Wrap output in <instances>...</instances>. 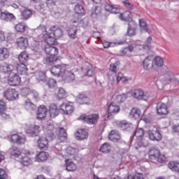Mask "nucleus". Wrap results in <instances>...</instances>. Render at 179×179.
Segmentation results:
<instances>
[{
	"label": "nucleus",
	"mask_w": 179,
	"mask_h": 179,
	"mask_svg": "<svg viewBox=\"0 0 179 179\" xmlns=\"http://www.w3.org/2000/svg\"><path fill=\"white\" fill-rule=\"evenodd\" d=\"M59 111H61L59 109H58V106L55 103H51L50 106V110L49 113L50 114V116L54 117H57L58 114H59Z\"/></svg>",
	"instance_id": "nucleus-31"
},
{
	"label": "nucleus",
	"mask_w": 179,
	"mask_h": 179,
	"mask_svg": "<svg viewBox=\"0 0 179 179\" xmlns=\"http://www.w3.org/2000/svg\"><path fill=\"white\" fill-rule=\"evenodd\" d=\"M168 167L171 171H174L175 173H179V162L178 161H171Z\"/></svg>",
	"instance_id": "nucleus-32"
},
{
	"label": "nucleus",
	"mask_w": 179,
	"mask_h": 179,
	"mask_svg": "<svg viewBox=\"0 0 179 179\" xmlns=\"http://www.w3.org/2000/svg\"><path fill=\"white\" fill-rule=\"evenodd\" d=\"M66 157H69V156H73L75 155V149L71 147H69L66 150Z\"/></svg>",
	"instance_id": "nucleus-59"
},
{
	"label": "nucleus",
	"mask_w": 179,
	"mask_h": 179,
	"mask_svg": "<svg viewBox=\"0 0 179 179\" xmlns=\"http://www.w3.org/2000/svg\"><path fill=\"white\" fill-rule=\"evenodd\" d=\"M20 162L23 166H30L31 159L29 157H22Z\"/></svg>",
	"instance_id": "nucleus-58"
},
{
	"label": "nucleus",
	"mask_w": 179,
	"mask_h": 179,
	"mask_svg": "<svg viewBox=\"0 0 179 179\" xmlns=\"http://www.w3.org/2000/svg\"><path fill=\"white\" fill-rule=\"evenodd\" d=\"M29 58V53L27 51L22 52L18 56V60L21 64H26Z\"/></svg>",
	"instance_id": "nucleus-34"
},
{
	"label": "nucleus",
	"mask_w": 179,
	"mask_h": 179,
	"mask_svg": "<svg viewBox=\"0 0 179 179\" xmlns=\"http://www.w3.org/2000/svg\"><path fill=\"white\" fill-rule=\"evenodd\" d=\"M148 155L150 157H160V151L155 148H151L148 152Z\"/></svg>",
	"instance_id": "nucleus-48"
},
{
	"label": "nucleus",
	"mask_w": 179,
	"mask_h": 179,
	"mask_svg": "<svg viewBox=\"0 0 179 179\" xmlns=\"http://www.w3.org/2000/svg\"><path fill=\"white\" fill-rule=\"evenodd\" d=\"M89 136V134L86 130L83 129H79L76 133V138L77 141H83V139L87 138Z\"/></svg>",
	"instance_id": "nucleus-22"
},
{
	"label": "nucleus",
	"mask_w": 179,
	"mask_h": 179,
	"mask_svg": "<svg viewBox=\"0 0 179 179\" xmlns=\"http://www.w3.org/2000/svg\"><path fill=\"white\" fill-rule=\"evenodd\" d=\"M104 8L105 10L110 12V13H115V15H117V13H120L119 8L115 7L111 4H108V3H105Z\"/></svg>",
	"instance_id": "nucleus-30"
},
{
	"label": "nucleus",
	"mask_w": 179,
	"mask_h": 179,
	"mask_svg": "<svg viewBox=\"0 0 179 179\" xmlns=\"http://www.w3.org/2000/svg\"><path fill=\"white\" fill-rule=\"evenodd\" d=\"M157 112L159 115H166L169 110H167V106L163 103H159L157 106Z\"/></svg>",
	"instance_id": "nucleus-21"
},
{
	"label": "nucleus",
	"mask_w": 179,
	"mask_h": 179,
	"mask_svg": "<svg viewBox=\"0 0 179 179\" xmlns=\"http://www.w3.org/2000/svg\"><path fill=\"white\" fill-rule=\"evenodd\" d=\"M15 71V66L12 64H8V63H3L0 65V72L3 73H8L9 75L13 74Z\"/></svg>",
	"instance_id": "nucleus-10"
},
{
	"label": "nucleus",
	"mask_w": 179,
	"mask_h": 179,
	"mask_svg": "<svg viewBox=\"0 0 179 179\" xmlns=\"http://www.w3.org/2000/svg\"><path fill=\"white\" fill-rule=\"evenodd\" d=\"M127 34L129 37H133V36H135L136 34V24H135L134 22L129 23Z\"/></svg>",
	"instance_id": "nucleus-23"
},
{
	"label": "nucleus",
	"mask_w": 179,
	"mask_h": 179,
	"mask_svg": "<svg viewBox=\"0 0 179 179\" xmlns=\"http://www.w3.org/2000/svg\"><path fill=\"white\" fill-rule=\"evenodd\" d=\"M154 64L156 66H163V59L160 57H157L154 59Z\"/></svg>",
	"instance_id": "nucleus-57"
},
{
	"label": "nucleus",
	"mask_w": 179,
	"mask_h": 179,
	"mask_svg": "<svg viewBox=\"0 0 179 179\" xmlns=\"http://www.w3.org/2000/svg\"><path fill=\"white\" fill-rule=\"evenodd\" d=\"M78 70L76 69H73L71 70L64 69L63 74H62V78L63 79V80H64V82H66L67 83H70V82H73L76 76L75 72H76Z\"/></svg>",
	"instance_id": "nucleus-1"
},
{
	"label": "nucleus",
	"mask_w": 179,
	"mask_h": 179,
	"mask_svg": "<svg viewBox=\"0 0 179 179\" xmlns=\"http://www.w3.org/2000/svg\"><path fill=\"white\" fill-rule=\"evenodd\" d=\"M91 16L92 17H99V16H101V7L96 6L91 9Z\"/></svg>",
	"instance_id": "nucleus-36"
},
{
	"label": "nucleus",
	"mask_w": 179,
	"mask_h": 179,
	"mask_svg": "<svg viewBox=\"0 0 179 179\" xmlns=\"http://www.w3.org/2000/svg\"><path fill=\"white\" fill-rule=\"evenodd\" d=\"M100 152L105 155H108L111 152V145L108 143H104L100 148Z\"/></svg>",
	"instance_id": "nucleus-37"
},
{
	"label": "nucleus",
	"mask_w": 179,
	"mask_h": 179,
	"mask_svg": "<svg viewBox=\"0 0 179 179\" xmlns=\"http://www.w3.org/2000/svg\"><path fill=\"white\" fill-rule=\"evenodd\" d=\"M120 111V108L114 103H110L108 108V120H111L114 114H117Z\"/></svg>",
	"instance_id": "nucleus-12"
},
{
	"label": "nucleus",
	"mask_w": 179,
	"mask_h": 179,
	"mask_svg": "<svg viewBox=\"0 0 179 179\" xmlns=\"http://www.w3.org/2000/svg\"><path fill=\"white\" fill-rule=\"evenodd\" d=\"M26 134L29 136H37L40 134V127L31 125L26 129Z\"/></svg>",
	"instance_id": "nucleus-11"
},
{
	"label": "nucleus",
	"mask_w": 179,
	"mask_h": 179,
	"mask_svg": "<svg viewBox=\"0 0 179 179\" xmlns=\"http://www.w3.org/2000/svg\"><path fill=\"white\" fill-rule=\"evenodd\" d=\"M76 33H78V27L76 25H73L68 30V34L71 38H75L76 37Z\"/></svg>",
	"instance_id": "nucleus-45"
},
{
	"label": "nucleus",
	"mask_w": 179,
	"mask_h": 179,
	"mask_svg": "<svg viewBox=\"0 0 179 179\" xmlns=\"http://www.w3.org/2000/svg\"><path fill=\"white\" fill-rule=\"evenodd\" d=\"M125 179H143V175L138 173L135 175L128 173L125 176Z\"/></svg>",
	"instance_id": "nucleus-46"
},
{
	"label": "nucleus",
	"mask_w": 179,
	"mask_h": 179,
	"mask_svg": "<svg viewBox=\"0 0 179 179\" xmlns=\"http://www.w3.org/2000/svg\"><path fill=\"white\" fill-rule=\"evenodd\" d=\"M15 29L18 33H24L27 30V26L24 23L20 22L15 26Z\"/></svg>",
	"instance_id": "nucleus-42"
},
{
	"label": "nucleus",
	"mask_w": 179,
	"mask_h": 179,
	"mask_svg": "<svg viewBox=\"0 0 179 179\" xmlns=\"http://www.w3.org/2000/svg\"><path fill=\"white\" fill-rule=\"evenodd\" d=\"M27 71V66L25 64L21 63L17 65V72L19 75H26Z\"/></svg>",
	"instance_id": "nucleus-33"
},
{
	"label": "nucleus",
	"mask_w": 179,
	"mask_h": 179,
	"mask_svg": "<svg viewBox=\"0 0 179 179\" xmlns=\"http://www.w3.org/2000/svg\"><path fill=\"white\" fill-rule=\"evenodd\" d=\"M50 154L47 152L41 151L36 154V157H48Z\"/></svg>",
	"instance_id": "nucleus-63"
},
{
	"label": "nucleus",
	"mask_w": 179,
	"mask_h": 179,
	"mask_svg": "<svg viewBox=\"0 0 179 179\" xmlns=\"http://www.w3.org/2000/svg\"><path fill=\"white\" fill-rule=\"evenodd\" d=\"M131 96L134 99H136L137 100H142V99H145V93L142 90H134L131 92Z\"/></svg>",
	"instance_id": "nucleus-25"
},
{
	"label": "nucleus",
	"mask_w": 179,
	"mask_h": 179,
	"mask_svg": "<svg viewBox=\"0 0 179 179\" xmlns=\"http://www.w3.org/2000/svg\"><path fill=\"white\" fill-rule=\"evenodd\" d=\"M16 44L21 50H26L29 47V41L26 38L20 37L17 39Z\"/></svg>",
	"instance_id": "nucleus-16"
},
{
	"label": "nucleus",
	"mask_w": 179,
	"mask_h": 179,
	"mask_svg": "<svg viewBox=\"0 0 179 179\" xmlns=\"http://www.w3.org/2000/svg\"><path fill=\"white\" fill-rule=\"evenodd\" d=\"M117 65H118V63H113L110 64V69H109V73H117V71H118V68H117Z\"/></svg>",
	"instance_id": "nucleus-54"
},
{
	"label": "nucleus",
	"mask_w": 179,
	"mask_h": 179,
	"mask_svg": "<svg viewBox=\"0 0 179 179\" xmlns=\"http://www.w3.org/2000/svg\"><path fill=\"white\" fill-rule=\"evenodd\" d=\"M36 79L38 80L39 82L41 80H45V73L42 71H39L35 74Z\"/></svg>",
	"instance_id": "nucleus-52"
},
{
	"label": "nucleus",
	"mask_w": 179,
	"mask_h": 179,
	"mask_svg": "<svg viewBox=\"0 0 179 179\" xmlns=\"http://www.w3.org/2000/svg\"><path fill=\"white\" fill-rule=\"evenodd\" d=\"M129 16H131V12L130 11H126L123 14H120V17L122 20H127L128 19V17H129Z\"/></svg>",
	"instance_id": "nucleus-62"
},
{
	"label": "nucleus",
	"mask_w": 179,
	"mask_h": 179,
	"mask_svg": "<svg viewBox=\"0 0 179 179\" xmlns=\"http://www.w3.org/2000/svg\"><path fill=\"white\" fill-rule=\"evenodd\" d=\"M75 12L77 15H85V8L80 4H77L75 6Z\"/></svg>",
	"instance_id": "nucleus-49"
},
{
	"label": "nucleus",
	"mask_w": 179,
	"mask_h": 179,
	"mask_svg": "<svg viewBox=\"0 0 179 179\" xmlns=\"http://www.w3.org/2000/svg\"><path fill=\"white\" fill-rule=\"evenodd\" d=\"M141 31H146L147 33H152V30L148 29V24L145 20H139Z\"/></svg>",
	"instance_id": "nucleus-39"
},
{
	"label": "nucleus",
	"mask_w": 179,
	"mask_h": 179,
	"mask_svg": "<svg viewBox=\"0 0 179 179\" xmlns=\"http://www.w3.org/2000/svg\"><path fill=\"white\" fill-rule=\"evenodd\" d=\"M119 127L122 131H124V129H127V128H129L131 127V123L127 121H122L119 124Z\"/></svg>",
	"instance_id": "nucleus-53"
},
{
	"label": "nucleus",
	"mask_w": 179,
	"mask_h": 179,
	"mask_svg": "<svg viewBox=\"0 0 179 179\" xmlns=\"http://www.w3.org/2000/svg\"><path fill=\"white\" fill-rule=\"evenodd\" d=\"M108 138L113 142H118L121 139V134L119 131L112 130L109 133Z\"/></svg>",
	"instance_id": "nucleus-20"
},
{
	"label": "nucleus",
	"mask_w": 179,
	"mask_h": 179,
	"mask_svg": "<svg viewBox=\"0 0 179 179\" xmlns=\"http://www.w3.org/2000/svg\"><path fill=\"white\" fill-rule=\"evenodd\" d=\"M76 101L78 104H90V99L83 94H78L76 96Z\"/></svg>",
	"instance_id": "nucleus-18"
},
{
	"label": "nucleus",
	"mask_w": 179,
	"mask_h": 179,
	"mask_svg": "<svg viewBox=\"0 0 179 179\" xmlns=\"http://www.w3.org/2000/svg\"><path fill=\"white\" fill-rule=\"evenodd\" d=\"M129 116L131 118H134V120H139L141 118V110L137 108H132Z\"/></svg>",
	"instance_id": "nucleus-35"
},
{
	"label": "nucleus",
	"mask_w": 179,
	"mask_h": 179,
	"mask_svg": "<svg viewBox=\"0 0 179 179\" xmlns=\"http://www.w3.org/2000/svg\"><path fill=\"white\" fill-rule=\"evenodd\" d=\"M64 69L65 65L53 66L50 69V72L54 76H61V78H62Z\"/></svg>",
	"instance_id": "nucleus-7"
},
{
	"label": "nucleus",
	"mask_w": 179,
	"mask_h": 179,
	"mask_svg": "<svg viewBox=\"0 0 179 179\" xmlns=\"http://www.w3.org/2000/svg\"><path fill=\"white\" fill-rule=\"evenodd\" d=\"M58 61V57L57 56H50V57H45L43 59V64H46L47 65H52L55 62Z\"/></svg>",
	"instance_id": "nucleus-41"
},
{
	"label": "nucleus",
	"mask_w": 179,
	"mask_h": 179,
	"mask_svg": "<svg viewBox=\"0 0 179 179\" xmlns=\"http://www.w3.org/2000/svg\"><path fill=\"white\" fill-rule=\"evenodd\" d=\"M65 166L66 171H76V164L73 163V162L71 161V159H66L65 160Z\"/></svg>",
	"instance_id": "nucleus-26"
},
{
	"label": "nucleus",
	"mask_w": 179,
	"mask_h": 179,
	"mask_svg": "<svg viewBox=\"0 0 179 179\" xmlns=\"http://www.w3.org/2000/svg\"><path fill=\"white\" fill-rule=\"evenodd\" d=\"M59 110L62 113V114H64V115H71V114L75 111L73 103H63L59 106Z\"/></svg>",
	"instance_id": "nucleus-2"
},
{
	"label": "nucleus",
	"mask_w": 179,
	"mask_h": 179,
	"mask_svg": "<svg viewBox=\"0 0 179 179\" xmlns=\"http://www.w3.org/2000/svg\"><path fill=\"white\" fill-rule=\"evenodd\" d=\"M3 97H5L7 100L13 101V100H16L17 97H19V94H17L16 90L8 88L3 92Z\"/></svg>",
	"instance_id": "nucleus-3"
},
{
	"label": "nucleus",
	"mask_w": 179,
	"mask_h": 179,
	"mask_svg": "<svg viewBox=\"0 0 179 179\" xmlns=\"http://www.w3.org/2000/svg\"><path fill=\"white\" fill-rule=\"evenodd\" d=\"M25 107L29 110H34L36 108V106L30 102V101H25Z\"/></svg>",
	"instance_id": "nucleus-61"
},
{
	"label": "nucleus",
	"mask_w": 179,
	"mask_h": 179,
	"mask_svg": "<svg viewBox=\"0 0 179 179\" xmlns=\"http://www.w3.org/2000/svg\"><path fill=\"white\" fill-rule=\"evenodd\" d=\"M9 55H10V52L8 48H0V61H5V59H8V58H9Z\"/></svg>",
	"instance_id": "nucleus-29"
},
{
	"label": "nucleus",
	"mask_w": 179,
	"mask_h": 179,
	"mask_svg": "<svg viewBox=\"0 0 179 179\" xmlns=\"http://www.w3.org/2000/svg\"><path fill=\"white\" fill-rule=\"evenodd\" d=\"M126 99L127 94H125L117 95L115 98V101H116V103H122L123 101H125Z\"/></svg>",
	"instance_id": "nucleus-50"
},
{
	"label": "nucleus",
	"mask_w": 179,
	"mask_h": 179,
	"mask_svg": "<svg viewBox=\"0 0 179 179\" xmlns=\"http://www.w3.org/2000/svg\"><path fill=\"white\" fill-rule=\"evenodd\" d=\"M66 97V92L64 88L59 87L58 89V93L55 95V98L57 100H62V99H65Z\"/></svg>",
	"instance_id": "nucleus-40"
},
{
	"label": "nucleus",
	"mask_w": 179,
	"mask_h": 179,
	"mask_svg": "<svg viewBox=\"0 0 179 179\" xmlns=\"http://www.w3.org/2000/svg\"><path fill=\"white\" fill-rule=\"evenodd\" d=\"M148 135L151 141H157V142H159V141H162V134H160L157 129H150L148 131Z\"/></svg>",
	"instance_id": "nucleus-5"
},
{
	"label": "nucleus",
	"mask_w": 179,
	"mask_h": 179,
	"mask_svg": "<svg viewBox=\"0 0 179 179\" xmlns=\"http://www.w3.org/2000/svg\"><path fill=\"white\" fill-rule=\"evenodd\" d=\"M143 65L144 69H145L146 71H149V69H152L153 68V57L152 56L147 57L143 62Z\"/></svg>",
	"instance_id": "nucleus-17"
},
{
	"label": "nucleus",
	"mask_w": 179,
	"mask_h": 179,
	"mask_svg": "<svg viewBox=\"0 0 179 179\" xmlns=\"http://www.w3.org/2000/svg\"><path fill=\"white\" fill-rule=\"evenodd\" d=\"M45 138L48 141H53L55 138V134L52 131H46Z\"/></svg>",
	"instance_id": "nucleus-56"
},
{
	"label": "nucleus",
	"mask_w": 179,
	"mask_h": 179,
	"mask_svg": "<svg viewBox=\"0 0 179 179\" xmlns=\"http://www.w3.org/2000/svg\"><path fill=\"white\" fill-rule=\"evenodd\" d=\"M0 179H8V174L5 170L0 169Z\"/></svg>",
	"instance_id": "nucleus-64"
},
{
	"label": "nucleus",
	"mask_w": 179,
	"mask_h": 179,
	"mask_svg": "<svg viewBox=\"0 0 179 179\" xmlns=\"http://www.w3.org/2000/svg\"><path fill=\"white\" fill-rule=\"evenodd\" d=\"M47 115V108L44 105H41L38 108L36 114V118L38 120H43L45 118Z\"/></svg>",
	"instance_id": "nucleus-19"
},
{
	"label": "nucleus",
	"mask_w": 179,
	"mask_h": 179,
	"mask_svg": "<svg viewBox=\"0 0 179 179\" xmlns=\"http://www.w3.org/2000/svg\"><path fill=\"white\" fill-rule=\"evenodd\" d=\"M145 134V131H143V129H136L134 131V136H136V138H142Z\"/></svg>",
	"instance_id": "nucleus-55"
},
{
	"label": "nucleus",
	"mask_w": 179,
	"mask_h": 179,
	"mask_svg": "<svg viewBox=\"0 0 179 179\" xmlns=\"http://www.w3.org/2000/svg\"><path fill=\"white\" fill-rule=\"evenodd\" d=\"M50 31L53 37L57 38H61L62 37L63 31L62 29L59 28H57V27L54 26L50 27Z\"/></svg>",
	"instance_id": "nucleus-24"
},
{
	"label": "nucleus",
	"mask_w": 179,
	"mask_h": 179,
	"mask_svg": "<svg viewBox=\"0 0 179 179\" xmlns=\"http://www.w3.org/2000/svg\"><path fill=\"white\" fill-rule=\"evenodd\" d=\"M31 93L29 88L25 87L21 90V95L23 96H29Z\"/></svg>",
	"instance_id": "nucleus-60"
},
{
	"label": "nucleus",
	"mask_w": 179,
	"mask_h": 179,
	"mask_svg": "<svg viewBox=\"0 0 179 179\" xmlns=\"http://www.w3.org/2000/svg\"><path fill=\"white\" fill-rule=\"evenodd\" d=\"M43 38L45 43H47L48 45H54V44H55V40H57L55 36H52V33L48 34L46 31H45V34H43Z\"/></svg>",
	"instance_id": "nucleus-15"
},
{
	"label": "nucleus",
	"mask_w": 179,
	"mask_h": 179,
	"mask_svg": "<svg viewBox=\"0 0 179 179\" xmlns=\"http://www.w3.org/2000/svg\"><path fill=\"white\" fill-rule=\"evenodd\" d=\"M10 154L11 156H14V157H19L22 155V151L19 150L17 147H12L9 150Z\"/></svg>",
	"instance_id": "nucleus-44"
},
{
	"label": "nucleus",
	"mask_w": 179,
	"mask_h": 179,
	"mask_svg": "<svg viewBox=\"0 0 179 179\" xmlns=\"http://www.w3.org/2000/svg\"><path fill=\"white\" fill-rule=\"evenodd\" d=\"M0 19L4 22H13V20H16V17L8 11H1Z\"/></svg>",
	"instance_id": "nucleus-9"
},
{
	"label": "nucleus",
	"mask_w": 179,
	"mask_h": 179,
	"mask_svg": "<svg viewBox=\"0 0 179 179\" xmlns=\"http://www.w3.org/2000/svg\"><path fill=\"white\" fill-rule=\"evenodd\" d=\"M45 82L47 86H48L50 88L55 87L57 85V81H55V80H54L52 78H48V79L45 80Z\"/></svg>",
	"instance_id": "nucleus-51"
},
{
	"label": "nucleus",
	"mask_w": 179,
	"mask_h": 179,
	"mask_svg": "<svg viewBox=\"0 0 179 179\" xmlns=\"http://www.w3.org/2000/svg\"><path fill=\"white\" fill-rule=\"evenodd\" d=\"M59 139L60 142H65L66 141V131H65V129L64 128H59Z\"/></svg>",
	"instance_id": "nucleus-43"
},
{
	"label": "nucleus",
	"mask_w": 179,
	"mask_h": 179,
	"mask_svg": "<svg viewBox=\"0 0 179 179\" xmlns=\"http://www.w3.org/2000/svg\"><path fill=\"white\" fill-rule=\"evenodd\" d=\"M82 71L84 75L86 76H93V75H94V70H93L92 64H90L89 62H85L83 64Z\"/></svg>",
	"instance_id": "nucleus-8"
},
{
	"label": "nucleus",
	"mask_w": 179,
	"mask_h": 179,
	"mask_svg": "<svg viewBox=\"0 0 179 179\" xmlns=\"http://www.w3.org/2000/svg\"><path fill=\"white\" fill-rule=\"evenodd\" d=\"M164 78L165 83L170 85V83H171L173 78H174V73L171 72L167 73L164 76Z\"/></svg>",
	"instance_id": "nucleus-47"
},
{
	"label": "nucleus",
	"mask_w": 179,
	"mask_h": 179,
	"mask_svg": "<svg viewBox=\"0 0 179 179\" xmlns=\"http://www.w3.org/2000/svg\"><path fill=\"white\" fill-rule=\"evenodd\" d=\"M81 120L87 124H97L99 121V114H92L89 115H83L80 117Z\"/></svg>",
	"instance_id": "nucleus-4"
},
{
	"label": "nucleus",
	"mask_w": 179,
	"mask_h": 179,
	"mask_svg": "<svg viewBox=\"0 0 179 179\" xmlns=\"http://www.w3.org/2000/svg\"><path fill=\"white\" fill-rule=\"evenodd\" d=\"M11 141L17 145H24L26 143V137L20 136L17 134L11 135Z\"/></svg>",
	"instance_id": "nucleus-14"
},
{
	"label": "nucleus",
	"mask_w": 179,
	"mask_h": 179,
	"mask_svg": "<svg viewBox=\"0 0 179 179\" xmlns=\"http://www.w3.org/2000/svg\"><path fill=\"white\" fill-rule=\"evenodd\" d=\"M44 50L48 55H50L51 57H57L58 55V49L52 45H46Z\"/></svg>",
	"instance_id": "nucleus-13"
},
{
	"label": "nucleus",
	"mask_w": 179,
	"mask_h": 179,
	"mask_svg": "<svg viewBox=\"0 0 179 179\" xmlns=\"http://www.w3.org/2000/svg\"><path fill=\"white\" fill-rule=\"evenodd\" d=\"M22 80L16 73L10 74L8 76V83L10 86H19Z\"/></svg>",
	"instance_id": "nucleus-6"
},
{
	"label": "nucleus",
	"mask_w": 179,
	"mask_h": 179,
	"mask_svg": "<svg viewBox=\"0 0 179 179\" xmlns=\"http://www.w3.org/2000/svg\"><path fill=\"white\" fill-rule=\"evenodd\" d=\"M33 15V11L31 10L25 8L21 11V19L22 20H29Z\"/></svg>",
	"instance_id": "nucleus-28"
},
{
	"label": "nucleus",
	"mask_w": 179,
	"mask_h": 179,
	"mask_svg": "<svg viewBox=\"0 0 179 179\" xmlns=\"http://www.w3.org/2000/svg\"><path fill=\"white\" fill-rule=\"evenodd\" d=\"M135 50V45H130L127 48H124L123 50H120V53L122 55H131V52H134Z\"/></svg>",
	"instance_id": "nucleus-38"
},
{
	"label": "nucleus",
	"mask_w": 179,
	"mask_h": 179,
	"mask_svg": "<svg viewBox=\"0 0 179 179\" xmlns=\"http://www.w3.org/2000/svg\"><path fill=\"white\" fill-rule=\"evenodd\" d=\"M40 149H48V141L45 137H40L37 141Z\"/></svg>",
	"instance_id": "nucleus-27"
}]
</instances>
